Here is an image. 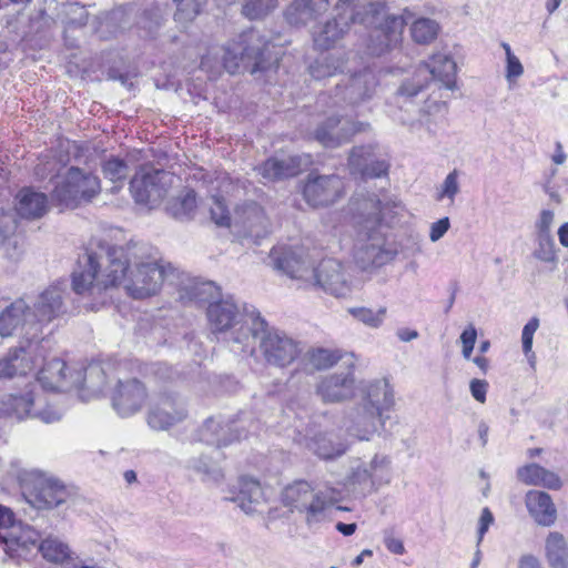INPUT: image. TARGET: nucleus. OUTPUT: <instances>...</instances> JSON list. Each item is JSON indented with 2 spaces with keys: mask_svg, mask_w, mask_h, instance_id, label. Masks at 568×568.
Listing matches in <instances>:
<instances>
[{
  "mask_svg": "<svg viewBox=\"0 0 568 568\" xmlns=\"http://www.w3.org/2000/svg\"><path fill=\"white\" fill-rule=\"evenodd\" d=\"M503 48L506 52L507 58V78H518L523 74L524 68L518 60L517 57H515L511 52V49L508 43H503Z\"/></svg>",
  "mask_w": 568,
  "mask_h": 568,
  "instance_id": "09e8293b",
  "label": "nucleus"
},
{
  "mask_svg": "<svg viewBox=\"0 0 568 568\" xmlns=\"http://www.w3.org/2000/svg\"><path fill=\"white\" fill-rule=\"evenodd\" d=\"M14 417L18 419H22L24 417H34V412L32 410L34 405V397L31 392L26 393L24 395H14Z\"/></svg>",
  "mask_w": 568,
  "mask_h": 568,
  "instance_id": "37998d69",
  "label": "nucleus"
},
{
  "mask_svg": "<svg viewBox=\"0 0 568 568\" xmlns=\"http://www.w3.org/2000/svg\"><path fill=\"white\" fill-rule=\"evenodd\" d=\"M517 478L527 486H539L549 490L561 489L564 483L560 476L537 463H529L517 468Z\"/></svg>",
  "mask_w": 568,
  "mask_h": 568,
  "instance_id": "393cba45",
  "label": "nucleus"
},
{
  "mask_svg": "<svg viewBox=\"0 0 568 568\" xmlns=\"http://www.w3.org/2000/svg\"><path fill=\"white\" fill-rule=\"evenodd\" d=\"M173 272L171 265L159 262H141L132 268L123 246L99 244L97 251L85 248L79 255L73 271V291L83 294L122 287L131 298L144 300L159 294Z\"/></svg>",
  "mask_w": 568,
  "mask_h": 568,
  "instance_id": "f257e3e1",
  "label": "nucleus"
},
{
  "mask_svg": "<svg viewBox=\"0 0 568 568\" xmlns=\"http://www.w3.org/2000/svg\"><path fill=\"white\" fill-rule=\"evenodd\" d=\"M102 173L111 182L123 184L128 176L129 168L124 160L111 156L103 162Z\"/></svg>",
  "mask_w": 568,
  "mask_h": 568,
  "instance_id": "58836bf2",
  "label": "nucleus"
},
{
  "mask_svg": "<svg viewBox=\"0 0 568 568\" xmlns=\"http://www.w3.org/2000/svg\"><path fill=\"white\" fill-rule=\"evenodd\" d=\"M47 196L31 189H23L18 194L17 213L26 219H39L47 211Z\"/></svg>",
  "mask_w": 568,
  "mask_h": 568,
  "instance_id": "2f4dec72",
  "label": "nucleus"
},
{
  "mask_svg": "<svg viewBox=\"0 0 568 568\" xmlns=\"http://www.w3.org/2000/svg\"><path fill=\"white\" fill-rule=\"evenodd\" d=\"M474 363L478 366L483 374H486L489 368V359L485 356H476Z\"/></svg>",
  "mask_w": 568,
  "mask_h": 568,
  "instance_id": "338daca9",
  "label": "nucleus"
},
{
  "mask_svg": "<svg viewBox=\"0 0 568 568\" xmlns=\"http://www.w3.org/2000/svg\"><path fill=\"white\" fill-rule=\"evenodd\" d=\"M63 291L59 285H52L42 292L31 308V320L42 332L43 324L51 322L61 312L63 306Z\"/></svg>",
  "mask_w": 568,
  "mask_h": 568,
  "instance_id": "412c9836",
  "label": "nucleus"
},
{
  "mask_svg": "<svg viewBox=\"0 0 568 568\" xmlns=\"http://www.w3.org/2000/svg\"><path fill=\"white\" fill-rule=\"evenodd\" d=\"M438 31L439 26L428 18H419L415 20L410 27L413 40L420 44L433 42L438 36Z\"/></svg>",
  "mask_w": 568,
  "mask_h": 568,
  "instance_id": "e433bc0d",
  "label": "nucleus"
},
{
  "mask_svg": "<svg viewBox=\"0 0 568 568\" xmlns=\"http://www.w3.org/2000/svg\"><path fill=\"white\" fill-rule=\"evenodd\" d=\"M42 556L52 562H62L69 558L70 549L67 544H63L58 538L49 537L40 545Z\"/></svg>",
  "mask_w": 568,
  "mask_h": 568,
  "instance_id": "4c0bfd02",
  "label": "nucleus"
},
{
  "mask_svg": "<svg viewBox=\"0 0 568 568\" xmlns=\"http://www.w3.org/2000/svg\"><path fill=\"white\" fill-rule=\"evenodd\" d=\"M206 315L215 332H224L236 323L239 308L233 302L219 300L207 305Z\"/></svg>",
  "mask_w": 568,
  "mask_h": 568,
  "instance_id": "c85d7f7f",
  "label": "nucleus"
},
{
  "mask_svg": "<svg viewBox=\"0 0 568 568\" xmlns=\"http://www.w3.org/2000/svg\"><path fill=\"white\" fill-rule=\"evenodd\" d=\"M43 366L37 374V379L41 386L51 392H62L68 388V364L65 361L54 357L44 361Z\"/></svg>",
  "mask_w": 568,
  "mask_h": 568,
  "instance_id": "bb28decb",
  "label": "nucleus"
},
{
  "mask_svg": "<svg viewBox=\"0 0 568 568\" xmlns=\"http://www.w3.org/2000/svg\"><path fill=\"white\" fill-rule=\"evenodd\" d=\"M324 65L318 63L317 61L310 67V72L313 78L320 80L326 77H332L335 74V70H331L328 67H326V70H323Z\"/></svg>",
  "mask_w": 568,
  "mask_h": 568,
  "instance_id": "680f3d73",
  "label": "nucleus"
},
{
  "mask_svg": "<svg viewBox=\"0 0 568 568\" xmlns=\"http://www.w3.org/2000/svg\"><path fill=\"white\" fill-rule=\"evenodd\" d=\"M494 523V516L493 513L488 507H485L481 510L480 518H479V527H478V542H480L487 532L489 526Z\"/></svg>",
  "mask_w": 568,
  "mask_h": 568,
  "instance_id": "6e6d98bb",
  "label": "nucleus"
},
{
  "mask_svg": "<svg viewBox=\"0 0 568 568\" xmlns=\"http://www.w3.org/2000/svg\"><path fill=\"white\" fill-rule=\"evenodd\" d=\"M488 389V383L484 379H473L470 382V393L473 397L484 404L486 402V394Z\"/></svg>",
  "mask_w": 568,
  "mask_h": 568,
  "instance_id": "603ef678",
  "label": "nucleus"
},
{
  "mask_svg": "<svg viewBox=\"0 0 568 568\" xmlns=\"http://www.w3.org/2000/svg\"><path fill=\"white\" fill-rule=\"evenodd\" d=\"M17 221L14 214L2 213L0 215V244L16 232Z\"/></svg>",
  "mask_w": 568,
  "mask_h": 568,
  "instance_id": "8fccbe9b",
  "label": "nucleus"
},
{
  "mask_svg": "<svg viewBox=\"0 0 568 568\" xmlns=\"http://www.w3.org/2000/svg\"><path fill=\"white\" fill-rule=\"evenodd\" d=\"M176 213L190 215L197 209V194L193 189L185 187L175 199Z\"/></svg>",
  "mask_w": 568,
  "mask_h": 568,
  "instance_id": "79ce46f5",
  "label": "nucleus"
},
{
  "mask_svg": "<svg viewBox=\"0 0 568 568\" xmlns=\"http://www.w3.org/2000/svg\"><path fill=\"white\" fill-rule=\"evenodd\" d=\"M406 21L399 16H388L376 29L377 42L371 45L373 54L381 55L398 45L403 40Z\"/></svg>",
  "mask_w": 568,
  "mask_h": 568,
  "instance_id": "5701e85b",
  "label": "nucleus"
},
{
  "mask_svg": "<svg viewBox=\"0 0 568 568\" xmlns=\"http://www.w3.org/2000/svg\"><path fill=\"white\" fill-rule=\"evenodd\" d=\"M282 504L292 511L297 510L306 514V521H313L326 509V500L306 480H295L287 485L281 495Z\"/></svg>",
  "mask_w": 568,
  "mask_h": 568,
  "instance_id": "9d476101",
  "label": "nucleus"
},
{
  "mask_svg": "<svg viewBox=\"0 0 568 568\" xmlns=\"http://www.w3.org/2000/svg\"><path fill=\"white\" fill-rule=\"evenodd\" d=\"M23 497L37 509H51L67 500L68 491L58 479L34 473L23 485Z\"/></svg>",
  "mask_w": 568,
  "mask_h": 568,
  "instance_id": "1a4fd4ad",
  "label": "nucleus"
},
{
  "mask_svg": "<svg viewBox=\"0 0 568 568\" xmlns=\"http://www.w3.org/2000/svg\"><path fill=\"white\" fill-rule=\"evenodd\" d=\"M545 557L550 568H568V545L562 534H548L545 540Z\"/></svg>",
  "mask_w": 568,
  "mask_h": 568,
  "instance_id": "72a5a7b5",
  "label": "nucleus"
},
{
  "mask_svg": "<svg viewBox=\"0 0 568 568\" xmlns=\"http://www.w3.org/2000/svg\"><path fill=\"white\" fill-rule=\"evenodd\" d=\"M339 362L344 367H353L357 358L353 353L339 348L313 347L306 352L303 364L305 371L314 372L329 369Z\"/></svg>",
  "mask_w": 568,
  "mask_h": 568,
  "instance_id": "aec40b11",
  "label": "nucleus"
},
{
  "mask_svg": "<svg viewBox=\"0 0 568 568\" xmlns=\"http://www.w3.org/2000/svg\"><path fill=\"white\" fill-rule=\"evenodd\" d=\"M345 181L337 174L311 173L301 186L305 202L312 207L328 206L344 197Z\"/></svg>",
  "mask_w": 568,
  "mask_h": 568,
  "instance_id": "6e6552de",
  "label": "nucleus"
},
{
  "mask_svg": "<svg viewBox=\"0 0 568 568\" xmlns=\"http://www.w3.org/2000/svg\"><path fill=\"white\" fill-rule=\"evenodd\" d=\"M477 339V331L473 325L466 327L460 334V341L463 346V356L469 359L475 347Z\"/></svg>",
  "mask_w": 568,
  "mask_h": 568,
  "instance_id": "de8ad7c7",
  "label": "nucleus"
},
{
  "mask_svg": "<svg viewBox=\"0 0 568 568\" xmlns=\"http://www.w3.org/2000/svg\"><path fill=\"white\" fill-rule=\"evenodd\" d=\"M221 296V288L213 282L194 283L184 288L180 295L183 304L195 303L199 305L214 303L213 300Z\"/></svg>",
  "mask_w": 568,
  "mask_h": 568,
  "instance_id": "c9c22d12",
  "label": "nucleus"
},
{
  "mask_svg": "<svg viewBox=\"0 0 568 568\" xmlns=\"http://www.w3.org/2000/svg\"><path fill=\"white\" fill-rule=\"evenodd\" d=\"M356 524H345V523H338L336 525V529L343 534L344 536H351L356 531Z\"/></svg>",
  "mask_w": 568,
  "mask_h": 568,
  "instance_id": "0e129e2a",
  "label": "nucleus"
},
{
  "mask_svg": "<svg viewBox=\"0 0 568 568\" xmlns=\"http://www.w3.org/2000/svg\"><path fill=\"white\" fill-rule=\"evenodd\" d=\"M63 413L60 409L48 406L41 410H34V417L50 424L60 420Z\"/></svg>",
  "mask_w": 568,
  "mask_h": 568,
  "instance_id": "864d4df0",
  "label": "nucleus"
},
{
  "mask_svg": "<svg viewBox=\"0 0 568 568\" xmlns=\"http://www.w3.org/2000/svg\"><path fill=\"white\" fill-rule=\"evenodd\" d=\"M459 186H458V172L457 170L452 171L445 179L442 191L438 194V200H442L444 197L454 199L455 195L458 193Z\"/></svg>",
  "mask_w": 568,
  "mask_h": 568,
  "instance_id": "49530a36",
  "label": "nucleus"
},
{
  "mask_svg": "<svg viewBox=\"0 0 568 568\" xmlns=\"http://www.w3.org/2000/svg\"><path fill=\"white\" fill-rule=\"evenodd\" d=\"M518 568H542L539 559L532 555H524L519 558Z\"/></svg>",
  "mask_w": 568,
  "mask_h": 568,
  "instance_id": "e2e57ef3",
  "label": "nucleus"
},
{
  "mask_svg": "<svg viewBox=\"0 0 568 568\" xmlns=\"http://www.w3.org/2000/svg\"><path fill=\"white\" fill-rule=\"evenodd\" d=\"M278 4V0H246L242 12L250 20L262 19L272 12Z\"/></svg>",
  "mask_w": 568,
  "mask_h": 568,
  "instance_id": "ea45409f",
  "label": "nucleus"
},
{
  "mask_svg": "<svg viewBox=\"0 0 568 568\" xmlns=\"http://www.w3.org/2000/svg\"><path fill=\"white\" fill-rule=\"evenodd\" d=\"M372 251H375L374 247H372ZM369 255L373 256V260H372V267L376 268V267H381L382 265H384L387 260L389 258V252L384 250V248H378L376 250V253H371L369 250L367 248L366 251Z\"/></svg>",
  "mask_w": 568,
  "mask_h": 568,
  "instance_id": "052dcab7",
  "label": "nucleus"
},
{
  "mask_svg": "<svg viewBox=\"0 0 568 568\" xmlns=\"http://www.w3.org/2000/svg\"><path fill=\"white\" fill-rule=\"evenodd\" d=\"M100 190L101 184L97 175L84 173L73 166V206L90 202Z\"/></svg>",
  "mask_w": 568,
  "mask_h": 568,
  "instance_id": "c756f323",
  "label": "nucleus"
},
{
  "mask_svg": "<svg viewBox=\"0 0 568 568\" xmlns=\"http://www.w3.org/2000/svg\"><path fill=\"white\" fill-rule=\"evenodd\" d=\"M329 0H293L284 11L286 22L292 27L306 26L329 9Z\"/></svg>",
  "mask_w": 568,
  "mask_h": 568,
  "instance_id": "4be33fe9",
  "label": "nucleus"
},
{
  "mask_svg": "<svg viewBox=\"0 0 568 568\" xmlns=\"http://www.w3.org/2000/svg\"><path fill=\"white\" fill-rule=\"evenodd\" d=\"M29 333L0 359V378L27 376L47 358L50 341L39 333Z\"/></svg>",
  "mask_w": 568,
  "mask_h": 568,
  "instance_id": "20e7f679",
  "label": "nucleus"
},
{
  "mask_svg": "<svg viewBox=\"0 0 568 568\" xmlns=\"http://www.w3.org/2000/svg\"><path fill=\"white\" fill-rule=\"evenodd\" d=\"M14 394H4L0 396V416L1 417H12L14 413L13 405L14 403Z\"/></svg>",
  "mask_w": 568,
  "mask_h": 568,
  "instance_id": "4d7b16f0",
  "label": "nucleus"
},
{
  "mask_svg": "<svg viewBox=\"0 0 568 568\" xmlns=\"http://www.w3.org/2000/svg\"><path fill=\"white\" fill-rule=\"evenodd\" d=\"M186 417L183 404L172 394H159L148 413V424L156 430L168 429Z\"/></svg>",
  "mask_w": 568,
  "mask_h": 568,
  "instance_id": "2eb2a0df",
  "label": "nucleus"
},
{
  "mask_svg": "<svg viewBox=\"0 0 568 568\" xmlns=\"http://www.w3.org/2000/svg\"><path fill=\"white\" fill-rule=\"evenodd\" d=\"M252 334L260 338V351L270 365L286 367L301 355L302 351L296 341L276 331H270L263 318L253 320Z\"/></svg>",
  "mask_w": 568,
  "mask_h": 568,
  "instance_id": "423d86ee",
  "label": "nucleus"
},
{
  "mask_svg": "<svg viewBox=\"0 0 568 568\" xmlns=\"http://www.w3.org/2000/svg\"><path fill=\"white\" fill-rule=\"evenodd\" d=\"M394 405V392L387 382L375 381L367 386L363 404L367 418L377 419L384 426Z\"/></svg>",
  "mask_w": 568,
  "mask_h": 568,
  "instance_id": "dca6fc26",
  "label": "nucleus"
},
{
  "mask_svg": "<svg viewBox=\"0 0 568 568\" xmlns=\"http://www.w3.org/2000/svg\"><path fill=\"white\" fill-rule=\"evenodd\" d=\"M242 189L240 180H233L229 174H222L216 178V193L212 195L213 204L210 207L212 222L219 227L230 229L232 225V214L225 202V196H233Z\"/></svg>",
  "mask_w": 568,
  "mask_h": 568,
  "instance_id": "a211bd4d",
  "label": "nucleus"
},
{
  "mask_svg": "<svg viewBox=\"0 0 568 568\" xmlns=\"http://www.w3.org/2000/svg\"><path fill=\"white\" fill-rule=\"evenodd\" d=\"M180 19H193L201 11V7L207 0H174Z\"/></svg>",
  "mask_w": 568,
  "mask_h": 568,
  "instance_id": "c03bdc74",
  "label": "nucleus"
},
{
  "mask_svg": "<svg viewBox=\"0 0 568 568\" xmlns=\"http://www.w3.org/2000/svg\"><path fill=\"white\" fill-rule=\"evenodd\" d=\"M526 508L536 524L549 527L557 520V508L549 494L542 490H529L525 495Z\"/></svg>",
  "mask_w": 568,
  "mask_h": 568,
  "instance_id": "b1692460",
  "label": "nucleus"
},
{
  "mask_svg": "<svg viewBox=\"0 0 568 568\" xmlns=\"http://www.w3.org/2000/svg\"><path fill=\"white\" fill-rule=\"evenodd\" d=\"M384 544L387 550L394 555H403L405 552L402 539L395 537L392 532L385 534Z\"/></svg>",
  "mask_w": 568,
  "mask_h": 568,
  "instance_id": "5fc2aeb1",
  "label": "nucleus"
},
{
  "mask_svg": "<svg viewBox=\"0 0 568 568\" xmlns=\"http://www.w3.org/2000/svg\"><path fill=\"white\" fill-rule=\"evenodd\" d=\"M274 270L301 283L304 288L315 287L344 297L351 292L344 265L335 258H323L313 266L303 245L277 244L270 252Z\"/></svg>",
  "mask_w": 568,
  "mask_h": 568,
  "instance_id": "f03ea898",
  "label": "nucleus"
},
{
  "mask_svg": "<svg viewBox=\"0 0 568 568\" xmlns=\"http://www.w3.org/2000/svg\"><path fill=\"white\" fill-rule=\"evenodd\" d=\"M366 122L343 120L339 116H328L322 121L314 132V139L325 148H337L349 142L357 133L367 131Z\"/></svg>",
  "mask_w": 568,
  "mask_h": 568,
  "instance_id": "ddd939ff",
  "label": "nucleus"
},
{
  "mask_svg": "<svg viewBox=\"0 0 568 568\" xmlns=\"http://www.w3.org/2000/svg\"><path fill=\"white\" fill-rule=\"evenodd\" d=\"M68 159L65 162L60 159V168L50 179L52 201L62 209H68L71 203V166L68 164Z\"/></svg>",
  "mask_w": 568,
  "mask_h": 568,
  "instance_id": "7c9ffc66",
  "label": "nucleus"
},
{
  "mask_svg": "<svg viewBox=\"0 0 568 568\" xmlns=\"http://www.w3.org/2000/svg\"><path fill=\"white\" fill-rule=\"evenodd\" d=\"M345 373L332 374L324 377L318 384L317 394L325 403L343 402L355 396L356 364L353 367H345Z\"/></svg>",
  "mask_w": 568,
  "mask_h": 568,
  "instance_id": "f3484780",
  "label": "nucleus"
},
{
  "mask_svg": "<svg viewBox=\"0 0 568 568\" xmlns=\"http://www.w3.org/2000/svg\"><path fill=\"white\" fill-rule=\"evenodd\" d=\"M554 222V213L550 210H542L536 223V227L540 237L550 239V229Z\"/></svg>",
  "mask_w": 568,
  "mask_h": 568,
  "instance_id": "3c124183",
  "label": "nucleus"
},
{
  "mask_svg": "<svg viewBox=\"0 0 568 568\" xmlns=\"http://www.w3.org/2000/svg\"><path fill=\"white\" fill-rule=\"evenodd\" d=\"M559 242L562 246L568 247V222L564 223L558 230Z\"/></svg>",
  "mask_w": 568,
  "mask_h": 568,
  "instance_id": "69168bd1",
  "label": "nucleus"
},
{
  "mask_svg": "<svg viewBox=\"0 0 568 568\" xmlns=\"http://www.w3.org/2000/svg\"><path fill=\"white\" fill-rule=\"evenodd\" d=\"M37 325L33 324L31 308L23 298L16 300L0 314V336L2 337L11 336L18 326L22 327V335H27L29 331V336L32 333H39L40 336H43V333Z\"/></svg>",
  "mask_w": 568,
  "mask_h": 568,
  "instance_id": "6ab92c4d",
  "label": "nucleus"
},
{
  "mask_svg": "<svg viewBox=\"0 0 568 568\" xmlns=\"http://www.w3.org/2000/svg\"><path fill=\"white\" fill-rule=\"evenodd\" d=\"M110 363L91 361L73 371V392L83 400H90L102 394L108 384Z\"/></svg>",
  "mask_w": 568,
  "mask_h": 568,
  "instance_id": "9b49d317",
  "label": "nucleus"
},
{
  "mask_svg": "<svg viewBox=\"0 0 568 568\" xmlns=\"http://www.w3.org/2000/svg\"><path fill=\"white\" fill-rule=\"evenodd\" d=\"M234 223L247 232L256 229L265 231L268 226V216L260 203L250 200L235 205Z\"/></svg>",
  "mask_w": 568,
  "mask_h": 568,
  "instance_id": "a878e982",
  "label": "nucleus"
},
{
  "mask_svg": "<svg viewBox=\"0 0 568 568\" xmlns=\"http://www.w3.org/2000/svg\"><path fill=\"white\" fill-rule=\"evenodd\" d=\"M234 499L240 503L242 508L253 511L257 505L266 501V496L258 480L251 477H242L239 494Z\"/></svg>",
  "mask_w": 568,
  "mask_h": 568,
  "instance_id": "f704fd0d",
  "label": "nucleus"
},
{
  "mask_svg": "<svg viewBox=\"0 0 568 568\" xmlns=\"http://www.w3.org/2000/svg\"><path fill=\"white\" fill-rule=\"evenodd\" d=\"M435 80L440 81L445 87L452 89L456 82L457 67L455 61L447 54L434 53L429 62L425 63Z\"/></svg>",
  "mask_w": 568,
  "mask_h": 568,
  "instance_id": "473e14b6",
  "label": "nucleus"
},
{
  "mask_svg": "<svg viewBox=\"0 0 568 568\" xmlns=\"http://www.w3.org/2000/svg\"><path fill=\"white\" fill-rule=\"evenodd\" d=\"M258 172L267 181L294 178L302 172V160L298 155L283 160L270 158L260 165Z\"/></svg>",
  "mask_w": 568,
  "mask_h": 568,
  "instance_id": "cd10ccee",
  "label": "nucleus"
},
{
  "mask_svg": "<svg viewBox=\"0 0 568 568\" xmlns=\"http://www.w3.org/2000/svg\"><path fill=\"white\" fill-rule=\"evenodd\" d=\"M271 43L260 32L251 29L240 34L239 39L226 49L223 57L225 70L234 74L240 64L250 67V72L266 70L273 60Z\"/></svg>",
  "mask_w": 568,
  "mask_h": 568,
  "instance_id": "7ed1b4c3",
  "label": "nucleus"
},
{
  "mask_svg": "<svg viewBox=\"0 0 568 568\" xmlns=\"http://www.w3.org/2000/svg\"><path fill=\"white\" fill-rule=\"evenodd\" d=\"M546 246L540 243V248L535 252V256L541 261L550 262L555 260L554 243L550 239L546 240Z\"/></svg>",
  "mask_w": 568,
  "mask_h": 568,
  "instance_id": "bf43d9fd",
  "label": "nucleus"
},
{
  "mask_svg": "<svg viewBox=\"0 0 568 568\" xmlns=\"http://www.w3.org/2000/svg\"><path fill=\"white\" fill-rule=\"evenodd\" d=\"M180 178L174 173L156 169L152 163L140 165L129 183L130 193L138 204L153 205L168 196Z\"/></svg>",
  "mask_w": 568,
  "mask_h": 568,
  "instance_id": "39448f33",
  "label": "nucleus"
},
{
  "mask_svg": "<svg viewBox=\"0 0 568 568\" xmlns=\"http://www.w3.org/2000/svg\"><path fill=\"white\" fill-rule=\"evenodd\" d=\"M348 313L357 321L365 325L377 327L383 323L386 314V308L381 307L377 312L368 307H351Z\"/></svg>",
  "mask_w": 568,
  "mask_h": 568,
  "instance_id": "a19ab883",
  "label": "nucleus"
},
{
  "mask_svg": "<svg viewBox=\"0 0 568 568\" xmlns=\"http://www.w3.org/2000/svg\"><path fill=\"white\" fill-rule=\"evenodd\" d=\"M348 166L354 176L362 181L388 178L390 163L388 159L378 158L371 144L352 148Z\"/></svg>",
  "mask_w": 568,
  "mask_h": 568,
  "instance_id": "f8f14e48",
  "label": "nucleus"
},
{
  "mask_svg": "<svg viewBox=\"0 0 568 568\" xmlns=\"http://www.w3.org/2000/svg\"><path fill=\"white\" fill-rule=\"evenodd\" d=\"M539 321L537 317H532L528 321V323L524 326L521 333L523 341V351L526 355L531 353L532 349V339L536 331L538 329Z\"/></svg>",
  "mask_w": 568,
  "mask_h": 568,
  "instance_id": "a18cd8bd",
  "label": "nucleus"
},
{
  "mask_svg": "<svg viewBox=\"0 0 568 568\" xmlns=\"http://www.w3.org/2000/svg\"><path fill=\"white\" fill-rule=\"evenodd\" d=\"M449 229L448 217H443L432 224L429 237L432 241L439 240Z\"/></svg>",
  "mask_w": 568,
  "mask_h": 568,
  "instance_id": "13d9d810",
  "label": "nucleus"
},
{
  "mask_svg": "<svg viewBox=\"0 0 568 568\" xmlns=\"http://www.w3.org/2000/svg\"><path fill=\"white\" fill-rule=\"evenodd\" d=\"M356 0H337L335 14L313 32V44L316 50L326 51L336 45L356 21Z\"/></svg>",
  "mask_w": 568,
  "mask_h": 568,
  "instance_id": "0eeeda50",
  "label": "nucleus"
},
{
  "mask_svg": "<svg viewBox=\"0 0 568 568\" xmlns=\"http://www.w3.org/2000/svg\"><path fill=\"white\" fill-rule=\"evenodd\" d=\"M149 398L145 385L136 379L119 381L112 395V406L121 416H131L141 410Z\"/></svg>",
  "mask_w": 568,
  "mask_h": 568,
  "instance_id": "4468645a",
  "label": "nucleus"
},
{
  "mask_svg": "<svg viewBox=\"0 0 568 568\" xmlns=\"http://www.w3.org/2000/svg\"><path fill=\"white\" fill-rule=\"evenodd\" d=\"M566 160V154L562 150V146L560 143H557L556 144V152L555 154L552 155V161L556 163V164H562Z\"/></svg>",
  "mask_w": 568,
  "mask_h": 568,
  "instance_id": "774afa93",
  "label": "nucleus"
}]
</instances>
